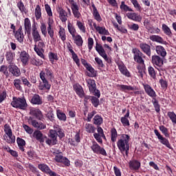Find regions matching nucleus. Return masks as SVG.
Wrapping results in <instances>:
<instances>
[{"instance_id": "1", "label": "nucleus", "mask_w": 176, "mask_h": 176, "mask_svg": "<svg viewBox=\"0 0 176 176\" xmlns=\"http://www.w3.org/2000/svg\"><path fill=\"white\" fill-rule=\"evenodd\" d=\"M49 138L46 135L45 138H46L45 143L50 146H55L58 144V137L60 140H62L65 138V134L64 130L61 128L58 124H56L54 126V129H50L48 133Z\"/></svg>"}, {"instance_id": "2", "label": "nucleus", "mask_w": 176, "mask_h": 176, "mask_svg": "<svg viewBox=\"0 0 176 176\" xmlns=\"http://www.w3.org/2000/svg\"><path fill=\"white\" fill-rule=\"evenodd\" d=\"M130 136L128 134H122L117 142V146L120 152H126V155L128 156L129 151Z\"/></svg>"}, {"instance_id": "3", "label": "nucleus", "mask_w": 176, "mask_h": 176, "mask_svg": "<svg viewBox=\"0 0 176 176\" xmlns=\"http://www.w3.org/2000/svg\"><path fill=\"white\" fill-rule=\"evenodd\" d=\"M10 105L15 109H19L23 111L26 110L28 107L26 99L20 97H13Z\"/></svg>"}, {"instance_id": "4", "label": "nucleus", "mask_w": 176, "mask_h": 176, "mask_svg": "<svg viewBox=\"0 0 176 176\" xmlns=\"http://www.w3.org/2000/svg\"><path fill=\"white\" fill-rule=\"evenodd\" d=\"M87 85L89 91L93 96L100 98L101 94L99 89H97L96 80L91 78L86 79Z\"/></svg>"}, {"instance_id": "5", "label": "nucleus", "mask_w": 176, "mask_h": 176, "mask_svg": "<svg viewBox=\"0 0 176 176\" xmlns=\"http://www.w3.org/2000/svg\"><path fill=\"white\" fill-rule=\"evenodd\" d=\"M96 51L98 52V54L108 63L111 64L112 60L108 57L105 50L103 48L102 45L101 44H99L98 41L96 43V47H95Z\"/></svg>"}, {"instance_id": "6", "label": "nucleus", "mask_w": 176, "mask_h": 176, "mask_svg": "<svg viewBox=\"0 0 176 176\" xmlns=\"http://www.w3.org/2000/svg\"><path fill=\"white\" fill-rule=\"evenodd\" d=\"M96 51L98 52V54L108 63L111 64L112 60L108 57L105 50L103 48L102 45L101 44H99L98 41L96 43V47H95Z\"/></svg>"}, {"instance_id": "7", "label": "nucleus", "mask_w": 176, "mask_h": 176, "mask_svg": "<svg viewBox=\"0 0 176 176\" xmlns=\"http://www.w3.org/2000/svg\"><path fill=\"white\" fill-rule=\"evenodd\" d=\"M92 152L96 153V155H102V156H107V153L106 150L101 147L100 145L98 144V142L95 140L91 142V145L90 146Z\"/></svg>"}, {"instance_id": "8", "label": "nucleus", "mask_w": 176, "mask_h": 176, "mask_svg": "<svg viewBox=\"0 0 176 176\" xmlns=\"http://www.w3.org/2000/svg\"><path fill=\"white\" fill-rule=\"evenodd\" d=\"M97 133H94L93 135L96 141L100 144H103V140H107L103 129L100 126H96Z\"/></svg>"}, {"instance_id": "9", "label": "nucleus", "mask_w": 176, "mask_h": 176, "mask_svg": "<svg viewBox=\"0 0 176 176\" xmlns=\"http://www.w3.org/2000/svg\"><path fill=\"white\" fill-rule=\"evenodd\" d=\"M132 53L133 54L134 61L136 63L144 65L143 58H145V55L138 48H133Z\"/></svg>"}, {"instance_id": "10", "label": "nucleus", "mask_w": 176, "mask_h": 176, "mask_svg": "<svg viewBox=\"0 0 176 176\" xmlns=\"http://www.w3.org/2000/svg\"><path fill=\"white\" fill-rule=\"evenodd\" d=\"M154 133L155 136L157 138L158 140L160 141V144L165 146L168 149H173V147L169 142V140L164 137L161 133L157 129H154Z\"/></svg>"}, {"instance_id": "11", "label": "nucleus", "mask_w": 176, "mask_h": 176, "mask_svg": "<svg viewBox=\"0 0 176 176\" xmlns=\"http://www.w3.org/2000/svg\"><path fill=\"white\" fill-rule=\"evenodd\" d=\"M151 63L154 67L160 71V69L164 66V58L159 55H153L151 57Z\"/></svg>"}, {"instance_id": "12", "label": "nucleus", "mask_w": 176, "mask_h": 176, "mask_svg": "<svg viewBox=\"0 0 176 176\" xmlns=\"http://www.w3.org/2000/svg\"><path fill=\"white\" fill-rule=\"evenodd\" d=\"M71 5L72 12L74 18L77 19H80L82 18V14L79 12V6L74 0H71L69 1Z\"/></svg>"}, {"instance_id": "13", "label": "nucleus", "mask_w": 176, "mask_h": 176, "mask_svg": "<svg viewBox=\"0 0 176 176\" xmlns=\"http://www.w3.org/2000/svg\"><path fill=\"white\" fill-rule=\"evenodd\" d=\"M8 72L15 78H19L21 76V69L15 63L8 65Z\"/></svg>"}, {"instance_id": "14", "label": "nucleus", "mask_w": 176, "mask_h": 176, "mask_svg": "<svg viewBox=\"0 0 176 176\" xmlns=\"http://www.w3.org/2000/svg\"><path fill=\"white\" fill-rule=\"evenodd\" d=\"M40 79H41V82H40V84L38 85V89L43 91L47 90V91H49L51 89L52 85L49 83L47 78L45 76H43V75H41Z\"/></svg>"}, {"instance_id": "15", "label": "nucleus", "mask_w": 176, "mask_h": 176, "mask_svg": "<svg viewBox=\"0 0 176 176\" xmlns=\"http://www.w3.org/2000/svg\"><path fill=\"white\" fill-rule=\"evenodd\" d=\"M117 65L118 66V69L120 73L126 78H131V75L130 72L126 68V65L122 60H118L116 62Z\"/></svg>"}, {"instance_id": "16", "label": "nucleus", "mask_w": 176, "mask_h": 176, "mask_svg": "<svg viewBox=\"0 0 176 176\" xmlns=\"http://www.w3.org/2000/svg\"><path fill=\"white\" fill-rule=\"evenodd\" d=\"M28 122L31 125L37 129V131H41L46 129V124L42 122H38L36 120H33L32 117H30Z\"/></svg>"}, {"instance_id": "17", "label": "nucleus", "mask_w": 176, "mask_h": 176, "mask_svg": "<svg viewBox=\"0 0 176 176\" xmlns=\"http://www.w3.org/2000/svg\"><path fill=\"white\" fill-rule=\"evenodd\" d=\"M19 59L23 67L29 65V61L30 59V55L25 50H23L19 54Z\"/></svg>"}, {"instance_id": "18", "label": "nucleus", "mask_w": 176, "mask_h": 176, "mask_svg": "<svg viewBox=\"0 0 176 176\" xmlns=\"http://www.w3.org/2000/svg\"><path fill=\"white\" fill-rule=\"evenodd\" d=\"M47 78L48 80L52 82L54 79V74L53 70L50 67L45 68V71L40 72V78L41 76Z\"/></svg>"}, {"instance_id": "19", "label": "nucleus", "mask_w": 176, "mask_h": 176, "mask_svg": "<svg viewBox=\"0 0 176 176\" xmlns=\"http://www.w3.org/2000/svg\"><path fill=\"white\" fill-rule=\"evenodd\" d=\"M100 98H98L97 96H85V99H84V102L87 104L89 102V101L91 102V103L92 104V105L95 107V108H98V106L100 105Z\"/></svg>"}, {"instance_id": "20", "label": "nucleus", "mask_w": 176, "mask_h": 176, "mask_svg": "<svg viewBox=\"0 0 176 176\" xmlns=\"http://www.w3.org/2000/svg\"><path fill=\"white\" fill-rule=\"evenodd\" d=\"M32 36L34 43L42 41L41 36L38 30V28L35 24L32 25Z\"/></svg>"}, {"instance_id": "21", "label": "nucleus", "mask_w": 176, "mask_h": 176, "mask_svg": "<svg viewBox=\"0 0 176 176\" xmlns=\"http://www.w3.org/2000/svg\"><path fill=\"white\" fill-rule=\"evenodd\" d=\"M67 49L69 52L72 54V58L73 60L76 63V65L79 67H80V60H79V58L78 57V54H76L75 51H74V47L71 45L70 43H69L67 45Z\"/></svg>"}, {"instance_id": "22", "label": "nucleus", "mask_w": 176, "mask_h": 176, "mask_svg": "<svg viewBox=\"0 0 176 176\" xmlns=\"http://www.w3.org/2000/svg\"><path fill=\"white\" fill-rule=\"evenodd\" d=\"M146 94L152 98V99L155 98L157 97L156 91L154 90L151 85L148 84H142Z\"/></svg>"}, {"instance_id": "23", "label": "nucleus", "mask_w": 176, "mask_h": 176, "mask_svg": "<svg viewBox=\"0 0 176 176\" xmlns=\"http://www.w3.org/2000/svg\"><path fill=\"white\" fill-rule=\"evenodd\" d=\"M73 89L75 91L76 94L81 98H85V96L87 95H85L84 89L82 85H80L79 83H76L73 85Z\"/></svg>"}, {"instance_id": "24", "label": "nucleus", "mask_w": 176, "mask_h": 176, "mask_svg": "<svg viewBox=\"0 0 176 176\" xmlns=\"http://www.w3.org/2000/svg\"><path fill=\"white\" fill-rule=\"evenodd\" d=\"M54 160L58 163H62L65 166H70V161L66 157H64L58 153H56V155H55Z\"/></svg>"}, {"instance_id": "25", "label": "nucleus", "mask_w": 176, "mask_h": 176, "mask_svg": "<svg viewBox=\"0 0 176 176\" xmlns=\"http://www.w3.org/2000/svg\"><path fill=\"white\" fill-rule=\"evenodd\" d=\"M140 48L144 54L151 58L152 50H151V45H149V44H146V43H141V44H140Z\"/></svg>"}, {"instance_id": "26", "label": "nucleus", "mask_w": 176, "mask_h": 176, "mask_svg": "<svg viewBox=\"0 0 176 176\" xmlns=\"http://www.w3.org/2000/svg\"><path fill=\"white\" fill-rule=\"evenodd\" d=\"M14 38L19 43H23L24 41V33L23 27L20 26L19 28L14 32Z\"/></svg>"}, {"instance_id": "27", "label": "nucleus", "mask_w": 176, "mask_h": 176, "mask_svg": "<svg viewBox=\"0 0 176 176\" xmlns=\"http://www.w3.org/2000/svg\"><path fill=\"white\" fill-rule=\"evenodd\" d=\"M5 56L8 65L14 64V62L16 58L15 52L12 50H8L6 52Z\"/></svg>"}, {"instance_id": "28", "label": "nucleus", "mask_w": 176, "mask_h": 176, "mask_svg": "<svg viewBox=\"0 0 176 176\" xmlns=\"http://www.w3.org/2000/svg\"><path fill=\"white\" fill-rule=\"evenodd\" d=\"M129 166L131 170L138 172L141 167V162L137 160L132 159L129 162Z\"/></svg>"}, {"instance_id": "29", "label": "nucleus", "mask_w": 176, "mask_h": 176, "mask_svg": "<svg viewBox=\"0 0 176 176\" xmlns=\"http://www.w3.org/2000/svg\"><path fill=\"white\" fill-rule=\"evenodd\" d=\"M23 26H24L25 33L28 36H30L31 35V32H32V23H31V21L29 18H25L24 19Z\"/></svg>"}, {"instance_id": "30", "label": "nucleus", "mask_w": 176, "mask_h": 176, "mask_svg": "<svg viewBox=\"0 0 176 176\" xmlns=\"http://www.w3.org/2000/svg\"><path fill=\"white\" fill-rule=\"evenodd\" d=\"M48 27L47 28V33L50 35V38L52 39H54V19L53 18H48V21H47Z\"/></svg>"}, {"instance_id": "31", "label": "nucleus", "mask_w": 176, "mask_h": 176, "mask_svg": "<svg viewBox=\"0 0 176 176\" xmlns=\"http://www.w3.org/2000/svg\"><path fill=\"white\" fill-rule=\"evenodd\" d=\"M56 10L59 14V18L63 23H65L67 20V12L62 8V7H57Z\"/></svg>"}, {"instance_id": "32", "label": "nucleus", "mask_w": 176, "mask_h": 176, "mask_svg": "<svg viewBox=\"0 0 176 176\" xmlns=\"http://www.w3.org/2000/svg\"><path fill=\"white\" fill-rule=\"evenodd\" d=\"M30 103L33 105L43 104V98L38 94H34L30 100Z\"/></svg>"}, {"instance_id": "33", "label": "nucleus", "mask_w": 176, "mask_h": 176, "mask_svg": "<svg viewBox=\"0 0 176 176\" xmlns=\"http://www.w3.org/2000/svg\"><path fill=\"white\" fill-rule=\"evenodd\" d=\"M91 8L93 9L92 11V15L95 20H96L98 22H101L102 21V19L101 17V15L100 12H98V10L96 7L94 3H91Z\"/></svg>"}, {"instance_id": "34", "label": "nucleus", "mask_w": 176, "mask_h": 176, "mask_svg": "<svg viewBox=\"0 0 176 176\" xmlns=\"http://www.w3.org/2000/svg\"><path fill=\"white\" fill-rule=\"evenodd\" d=\"M30 114L34 116L37 120L43 121L44 116L42 111L39 109H34L30 111Z\"/></svg>"}, {"instance_id": "35", "label": "nucleus", "mask_w": 176, "mask_h": 176, "mask_svg": "<svg viewBox=\"0 0 176 176\" xmlns=\"http://www.w3.org/2000/svg\"><path fill=\"white\" fill-rule=\"evenodd\" d=\"M32 138L40 142V143H43L45 142L43 134L40 130H35L32 133Z\"/></svg>"}, {"instance_id": "36", "label": "nucleus", "mask_w": 176, "mask_h": 176, "mask_svg": "<svg viewBox=\"0 0 176 176\" xmlns=\"http://www.w3.org/2000/svg\"><path fill=\"white\" fill-rule=\"evenodd\" d=\"M155 52L159 56H161L162 58H164L167 56V52L164 47L162 45H156Z\"/></svg>"}, {"instance_id": "37", "label": "nucleus", "mask_w": 176, "mask_h": 176, "mask_svg": "<svg viewBox=\"0 0 176 176\" xmlns=\"http://www.w3.org/2000/svg\"><path fill=\"white\" fill-rule=\"evenodd\" d=\"M126 16L128 19L135 22H141L142 19V17L140 14L135 12H128L126 13Z\"/></svg>"}, {"instance_id": "38", "label": "nucleus", "mask_w": 176, "mask_h": 176, "mask_svg": "<svg viewBox=\"0 0 176 176\" xmlns=\"http://www.w3.org/2000/svg\"><path fill=\"white\" fill-rule=\"evenodd\" d=\"M118 138V131L115 127L111 128L110 130V139L111 142H113V147L116 148L115 143L117 142Z\"/></svg>"}, {"instance_id": "39", "label": "nucleus", "mask_w": 176, "mask_h": 176, "mask_svg": "<svg viewBox=\"0 0 176 176\" xmlns=\"http://www.w3.org/2000/svg\"><path fill=\"white\" fill-rule=\"evenodd\" d=\"M117 87L119 90L126 92V91H134L136 89L135 86L126 85H117Z\"/></svg>"}, {"instance_id": "40", "label": "nucleus", "mask_w": 176, "mask_h": 176, "mask_svg": "<svg viewBox=\"0 0 176 176\" xmlns=\"http://www.w3.org/2000/svg\"><path fill=\"white\" fill-rule=\"evenodd\" d=\"M130 116V110L128 109L126 111V113L124 117H121V122L123 124L124 126H130V122L129 120H128V118Z\"/></svg>"}, {"instance_id": "41", "label": "nucleus", "mask_w": 176, "mask_h": 176, "mask_svg": "<svg viewBox=\"0 0 176 176\" xmlns=\"http://www.w3.org/2000/svg\"><path fill=\"white\" fill-rule=\"evenodd\" d=\"M150 40L153 42H156L160 44H165L166 41H164V38L158 35H152L150 36Z\"/></svg>"}, {"instance_id": "42", "label": "nucleus", "mask_w": 176, "mask_h": 176, "mask_svg": "<svg viewBox=\"0 0 176 176\" xmlns=\"http://www.w3.org/2000/svg\"><path fill=\"white\" fill-rule=\"evenodd\" d=\"M74 38V43L76 45L77 47H82L83 46V43H84V41L82 37L79 35H74V37H72Z\"/></svg>"}, {"instance_id": "43", "label": "nucleus", "mask_w": 176, "mask_h": 176, "mask_svg": "<svg viewBox=\"0 0 176 176\" xmlns=\"http://www.w3.org/2000/svg\"><path fill=\"white\" fill-rule=\"evenodd\" d=\"M16 143L18 144V147L20 149V151H21V152H25L24 146H25V145H26L25 140H23V138L18 137L16 138Z\"/></svg>"}, {"instance_id": "44", "label": "nucleus", "mask_w": 176, "mask_h": 176, "mask_svg": "<svg viewBox=\"0 0 176 176\" xmlns=\"http://www.w3.org/2000/svg\"><path fill=\"white\" fill-rule=\"evenodd\" d=\"M93 124L96 125V126H101L103 124V118L101 116H99V114H96V116H94L93 118Z\"/></svg>"}, {"instance_id": "45", "label": "nucleus", "mask_w": 176, "mask_h": 176, "mask_svg": "<svg viewBox=\"0 0 176 176\" xmlns=\"http://www.w3.org/2000/svg\"><path fill=\"white\" fill-rule=\"evenodd\" d=\"M151 102L153 105L155 112L157 113H160L161 106L160 104L159 100L156 98H154L152 99Z\"/></svg>"}, {"instance_id": "46", "label": "nucleus", "mask_w": 176, "mask_h": 176, "mask_svg": "<svg viewBox=\"0 0 176 176\" xmlns=\"http://www.w3.org/2000/svg\"><path fill=\"white\" fill-rule=\"evenodd\" d=\"M162 30L164 34H165L168 37L171 38L173 36V32H172L170 28L166 24H165V23L162 24Z\"/></svg>"}, {"instance_id": "47", "label": "nucleus", "mask_w": 176, "mask_h": 176, "mask_svg": "<svg viewBox=\"0 0 176 176\" xmlns=\"http://www.w3.org/2000/svg\"><path fill=\"white\" fill-rule=\"evenodd\" d=\"M85 129L88 133H94L96 130V127L91 123H86L85 125Z\"/></svg>"}, {"instance_id": "48", "label": "nucleus", "mask_w": 176, "mask_h": 176, "mask_svg": "<svg viewBox=\"0 0 176 176\" xmlns=\"http://www.w3.org/2000/svg\"><path fill=\"white\" fill-rule=\"evenodd\" d=\"M9 66L3 65L0 67V72L2 73L8 79L10 77V72H8Z\"/></svg>"}, {"instance_id": "49", "label": "nucleus", "mask_w": 176, "mask_h": 176, "mask_svg": "<svg viewBox=\"0 0 176 176\" xmlns=\"http://www.w3.org/2000/svg\"><path fill=\"white\" fill-rule=\"evenodd\" d=\"M67 29L72 36L75 37V36L76 35V29H75V26H74V24L71 23L69 21L67 24Z\"/></svg>"}, {"instance_id": "50", "label": "nucleus", "mask_w": 176, "mask_h": 176, "mask_svg": "<svg viewBox=\"0 0 176 176\" xmlns=\"http://www.w3.org/2000/svg\"><path fill=\"white\" fill-rule=\"evenodd\" d=\"M38 169L41 170V172L46 173L48 175V173L50 172L51 169L46 164H38Z\"/></svg>"}, {"instance_id": "51", "label": "nucleus", "mask_w": 176, "mask_h": 176, "mask_svg": "<svg viewBox=\"0 0 176 176\" xmlns=\"http://www.w3.org/2000/svg\"><path fill=\"white\" fill-rule=\"evenodd\" d=\"M34 15H35V19L36 20H39L40 19H42V12H41V8L39 5H37L36 6V8L34 10Z\"/></svg>"}, {"instance_id": "52", "label": "nucleus", "mask_w": 176, "mask_h": 176, "mask_svg": "<svg viewBox=\"0 0 176 176\" xmlns=\"http://www.w3.org/2000/svg\"><path fill=\"white\" fill-rule=\"evenodd\" d=\"M76 25L81 32H82L83 34H85L87 32V28H86L85 23H82L80 21L77 20Z\"/></svg>"}, {"instance_id": "53", "label": "nucleus", "mask_w": 176, "mask_h": 176, "mask_svg": "<svg viewBox=\"0 0 176 176\" xmlns=\"http://www.w3.org/2000/svg\"><path fill=\"white\" fill-rule=\"evenodd\" d=\"M87 70L89 72L88 74V77L89 78H96L97 77V71L91 65L90 67H88Z\"/></svg>"}, {"instance_id": "54", "label": "nucleus", "mask_w": 176, "mask_h": 176, "mask_svg": "<svg viewBox=\"0 0 176 176\" xmlns=\"http://www.w3.org/2000/svg\"><path fill=\"white\" fill-rule=\"evenodd\" d=\"M56 116L58 119L60 121L66 122L67 120L66 114H65V113H63L61 110L58 109L56 111Z\"/></svg>"}, {"instance_id": "55", "label": "nucleus", "mask_w": 176, "mask_h": 176, "mask_svg": "<svg viewBox=\"0 0 176 176\" xmlns=\"http://www.w3.org/2000/svg\"><path fill=\"white\" fill-rule=\"evenodd\" d=\"M31 65L35 67H40L43 64V62L41 59L33 58L30 60Z\"/></svg>"}, {"instance_id": "56", "label": "nucleus", "mask_w": 176, "mask_h": 176, "mask_svg": "<svg viewBox=\"0 0 176 176\" xmlns=\"http://www.w3.org/2000/svg\"><path fill=\"white\" fill-rule=\"evenodd\" d=\"M160 131L162 132V133L164 135L165 138H170L169 131L167 127H166L164 125H161L159 126Z\"/></svg>"}, {"instance_id": "57", "label": "nucleus", "mask_w": 176, "mask_h": 176, "mask_svg": "<svg viewBox=\"0 0 176 176\" xmlns=\"http://www.w3.org/2000/svg\"><path fill=\"white\" fill-rule=\"evenodd\" d=\"M148 72L150 77L152 78V79H156L157 78V72L155 69V68L152 66L148 67Z\"/></svg>"}, {"instance_id": "58", "label": "nucleus", "mask_w": 176, "mask_h": 176, "mask_svg": "<svg viewBox=\"0 0 176 176\" xmlns=\"http://www.w3.org/2000/svg\"><path fill=\"white\" fill-rule=\"evenodd\" d=\"M120 8L122 12H133V10L129 6L125 4V1H124L121 2V6Z\"/></svg>"}, {"instance_id": "59", "label": "nucleus", "mask_w": 176, "mask_h": 176, "mask_svg": "<svg viewBox=\"0 0 176 176\" xmlns=\"http://www.w3.org/2000/svg\"><path fill=\"white\" fill-rule=\"evenodd\" d=\"M4 132L8 136V138H11L13 134L11 126L8 124L4 125Z\"/></svg>"}, {"instance_id": "60", "label": "nucleus", "mask_w": 176, "mask_h": 176, "mask_svg": "<svg viewBox=\"0 0 176 176\" xmlns=\"http://www.w3.org/2000/svg\"><path fill=\"white\" fill-rule=\"evenodd\" d=\"M16 6L20 10L21 13H26V8L22 1L17 2Z\"/></svg>"}, {"instance_id": "61", "label": "nucleus", "mask_w": 176, "mask_h": 176, "mask_svg": "<svg viewBox=\"0 0 176 176\" xmlns=\"http://www.w3.org/2000/svg\"><path fill=\"white\" fill-rule=\"evenodd\" d=\"M49 59L50 60V62L54 64V60H58V55L57 54L52 52H50L49 53Z\"/></svg>"}, {"instance_id": "62", "label": "nucleus", "mask_w": 176, "mask_h": 176, "mask_svg": "<svg viewBox=\"0 0 176 176\" xmlns=\"http://www.w3.org/2000/svg\"><path fill=\"white\" fill-rule=\"evenodd\" d=\"M167 116L171 120L172 123L176 124V114L175 112H168Z\"/></svg>"}, {"instance_id": "63", "label": "nucleus", "mask_w": 176, "mask_h": 176, "mask_svg": "<svg viewBox=\"0 0 176 176\" xmlns=\"http://www.w3.org/2000/svg\"><path fill=\"white\" fill-rule=\"evenodd\" d=\"M58 34H59V36L63 42L66 41V34H65V30L64 28H60Z\"/></svg>"}, {"instance_id": "64", "label": "nucleus", "mask_w": 176, "mask_h": 176, "mask_svg": "<svg viewBox=\"0 0 176 176\" xmlns=\"http://www.w3.org/2000/svg\"><path fill=\"white\" fill-rule=\"evenodd\" d=\"M131 2L133 5L135 9H136L137 12H142V7L137 0H131Z\"/></svg>"}]
</instances>
